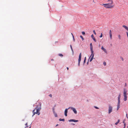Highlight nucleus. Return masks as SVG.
<instances>
[{
    "label": "nucleus",
    "instance_id": "obj_1",
    "mask_svg": "<svg viewBox=\"0 0 128 128\" xmlns=\"http://www.w3.org/2000/svg\"><path fill=\"white\" fill-rule=\"evenodd\" d=\"M39 106H37L35 108V109H34L32 111L33 114L32 117L36 114H37L38 115H39L40 114V111L41 108V103H39Z\"/></svg>",
    "mask_w": 128,
    "mask_h": 128
},
{
    "label": "nucleus",
    "instance_id": "obj_2",
    "mask_svg": "<svg viewBox=\"0 0 128 128\" xmlns=\"http://www.w3.org/2000/svg\"><path fill=\"white\" fill-rule=\"evenodd\" d=\"M108 2H110V3L106 4V8H110L114 7V5L113 4V2L112 0H108Z\"/></svg>",
    "mask_w": 128,
    "mask_h": 128
},
{
    "label": "nucleus",
    "instance_id": "obj_3",
    "mask_svg": "<svg viewBox=\"0 0 128 128\" xmlns=\"http://www.w3.org/2000/svg\"><path fill=\"white\" fill-rule=\"evenodd\" d=\"M127 90L126 89L124 88V89L123 94L124 96V101H126L127 99Z\"/></svg>",
    "mask_w": 128,
    "mask_h": 128
},
{
    "label": "nucleus",
    "instance_id": "obj_4",
    "mask_svg": "<svg viewBox=\"0 0 128 128\" xmlns=\"http://www.w3.org/2000/svg\"><path fill=\"white\" fill-rule=\"evenodd\" d=\"M112 108L110 106H109V108L108 109V113L109 114H110L111 112H112Z\"/></svg>",
    "mask_w": 128,
    "mask_h": 128
},
{
    "label": "nucleus",
    "instance_id": "obj_5",
    "mask_svg": "<svg viewBox=\"0 0 128 128\" xmlns=\"http://www.w3.org/2000/svg\"><path fill=\"white\" fill-rule=\"evenodd\" d=\"M82 56V54L81 53H80L79 54V58L78 59V64H80V62L81 60Z\"/></svg>",
    "mask_w": 128,
    "mask_h": 128
},
{
    "label": "nucleus",
    "instance_id": "obj_6",
    "mask_svg": "<svg viewBox=\"0 0 128 128\" xmlns=\"http://www.w3.org/2000/svg\"><path fill=\"white\" fill-rule=\"evenodd\" d=\"M109 31V35L110 38V39L112 40V30H110Z\"/></svg>",
    "mask_w": 128,
    "mask_h": 128
},
{
    "label": "nucleus",
    "instance_id": "obj_7",
    "mask_svg": "<svg viewBox=\"0 0 128 128\" xmlns=\"http://www.w3.org/2000/svg\"><path fill=\"white\" fill-rule=\"evenodd\" d=\"M90 50L91 52V53H92V52H93V48L92 46V43H90Z\"/></svg>",
    "mask_w": 128,
    "mask_h": 128
},
{
    "label": "nucleus",
    "instance_id": "obj_8",
    "mask_svg": "<svg viewBox=\"0 0 128 128\" xmlns=\"http://www.w3.org/2000/svg\"><path fill=\"white\" fill-rule=\"evenodd\" d=\"M94 54L93 53V52H92V53L90 55V57L92 56L91 58H90V62H91L92 60H93V58H94Z\"/></svg>",
    "mask_w": 128,
    "mask_h": 128
},
{
    "label": "nucleus",
    "instance_id": "obj_9",
    "mask_svg": "<svg viewBox=\"0 0 128 128\" xmlns=\"http://www.w3.org/2000/svg\"><path fill=\"white\" fill-rule=\"evenodd\" d=\"M101 49L103 50L104 52H105L106 53H107V52L106 50V49L105 48H104L103 46H102V47L101 48Z\"/></svg>",
    "mask_w": 128,
    "mask_h": 128
},
{
    "label": "nucleus",
    "instance_id": "obj_10",
    "mask_svg": "<svg viewBox=\"0 0 128 128\" xmlns=\"http://www.w3.org/2000/svg\"><path fill=\"white\" fill-rule=\"evenodd\" d=\"M68 121L69 122H77L78 121V120H76L73 119H70L68 120Z\"/></svg>",
    "mask_w": 128,
    "mask_h": 128
},
{
    "label": "nucleus",
    "instance_id": "obj_11",
    "mask_svg": "<svg viewBox=\"0 0 128 128\" xmlns=\"http://www.w3.org/2000/svg\"><path fill=\"white\" fill-rule=\"evenodd\" d=\"M71 108V109L73 110V111L74 112V113L75 114H77V111H76V109H75V108Z\"/></svg>",
    "mask_w": 128,
    "mask_h": 128
},
{
    "label": "nucleus",
    "instance_id": "obj_12",
    "mask_svg": "<svg viewBox=\"0 0 128 128\" xmlns=\"http://www.w3.org/2000/svg\"><path fill=\"white\" fill-rule=\"evenodd\" d=\"M68 110L67 109H66L64 111V114L65 116H66L67 115V113L68 112Z\"/></svg>",
    "mask_w": 128,
    "mask_h": 128
},
{
    "label": "nucleus",
    "instance_id": "obj_13",
    "mask_svg": "<svg viewBox=\"0 0 128 128\" xmlns=\"http://www.w3.org/2000/svg\"><path fill=\"white\" fill-rule=\"evenodd\" d=\"M91 36V37L92 38V39L93 40H94V41L95 42H96V40L95 39V38L94 37L93 35V34H92V35Z\"/></svg>",
    "mask_w": 128,
    "mask_h": 128
},
{
    "label": "nucleus",
    "instance_id": "obj_14",
    "mask_svg": "<svg viewBox=\"0 0 128 128\" xmlns=\"http://www.w3.org/2000/svg\"><path fill=\"white\" fill-rule=\"evenodd\" d=\"M122 27L128 31V28L127 26L124 25H123L122 26Z\"/></svg>",
    "mask_w": 128,
    "mask_h": 128
},
{
    "label": "nucleus",
    "instance_id": "obj_15",
    "mask_svg": "<svg viewBox=\"0 0 128 128\" xmlns=\"http://www.w3.org/2000/svg\"><path fill=\"white\" fill-rule=\"evenodd\" d=\"M120 94L119 95L118 97V101H120Z\"/></svg>",
    "mask_w": 128,
    "mask_h": 128
},
{
    "label": "nucleus",
    "instance_id": "obj_16",
    "mask_svg": "<svg viewBox=\"0 0 128 128\" xmlns=\"http://www.w3.org/2000/svg\"><path fill=\"white\" fill-rule=\"evenodd\" d=\"M120 120L119 119H118V122H116L115 124L116 125H117L120 122Z\"/></svg>",
    "mask_w": 128,
    "mask_h": 128
},
{
    "label": "nucleus",
    "instance_id": "obj_17",
    "mask_svg": "<svg viewBox=\"0 0 128 128\" xmlns=\"http://www.w3.org/2000/svg\"><path fill=\"white\" fill-rule=\"evenodd\" d=\"M59 120L60 121H64V118L63 119H61V118H60L59 119Z\"/></svg>",
    "mask_w": 128,
    "mask_h": 128
},
{
    "label": "nucleus",
    "instance_id": "obj_18",
    "mask_svg": "<svg viewBox=\"0 0 128 128\" xmlns=\"http://www.w3.org/2000/svg\"><path fill=\"white\" fill-rule=\"evenodd\" d=\"M120 101H118L117 106H120Z\"/></svg>",
    "mask_w": 128,
    "mask_h": 128
},
{
    "label": "nucleus",
    "instance_id": "obj_19",
    "mask_svg": "<svg viewBox=\"0 0 128 128\" xmlns=\"http://www.w3.org/2000/svg\"><path fill=\"white\" fill-rule=\"evenodd\" d=\"M58 56L61 57H63V55L62 54H58Z\"/></svg>",
    "mask_w": 128,
    "mask_h": 128
},
{
    "label": "nucleus",
    "instance_id": "obj_20",
    "mask_svg": "<svg viewBox=\"0 0 128 128\" xmlns=\"http://www.w3.org/2000/svg\"><path fill=\"white\" fill-rule=\"evenodd\" d=\"M80 36V38L82 39V40H84V38H83V37L82 36Z\"/></svg>",
    "mask_w": 128,
    "mask_h": 128
},
{
    "label": "nucleus",
    "instance_id": "obj_21",
    "mask_svg": "<svg viewBox=\"0 0 128 128\" xmlns=\"http://www.w3.org/2000/svg\"><path fill=\"white\" fill-rule=\"evenodd\" d=\"M118 38L119 39H120L121 38V37L120 35V34H119L118 35Z\"/></svg>",
    "mask_w": 128,
    "mask_h": 128
},
{
    "label": "nucleus",
    "instance_id": "obj_22",
    "mask_svg": "<svg viewBox=\"0 0 128 128\" xmlns=\"http://www.w3.org/2000/svg\"><path fill=\"white\" fill-rule=\"evenodd\" d=\"M86 57H85L84 62V64L85 63L86 61Z\"/></svg>",
    "mask_w": 128,
    "mask_h": 128
},
{
    "label": "nucleus",
    "instance_id": "obj_23",
    "mask_svg": "<svg viewBox=\"0 0 128 128\" xmlns=\"http://www.w3.org/2000/svg\"><path fill=\"white\" fill-rule=\"evenodd\" d=\"M102 5H103L106 8V4H102Z\"/></svg>",
    "mask_w": 128,
    "mask_h": 128
},
{
    "label": "nucleus",
    "instance_id": "obj_24",
    "mask_svg": "<svg viewBox=\"0 0 128 128\" xmlns=\"http://www.w3.org/2000/svg\"><path fill=\"white\" fill-rule=\"evenodd\" d=\"M120 106H117V110H118L119 108H120Z\"/></svg>",
    "mask_w": 128,
    "mask_h": 128
},
{
    "label": "nucleus",
    "instance_id": "obj_25",
    "mask_svg": "<svg viewBox=\"0 0 128 128\" xmlns=\"http://www.w3.org/2000/svg\"><path fill=\"white\" fill-rule=\"evenodd\" d=\"M82 33L83 35H84L85 34V32H82Z\"/></svg>",
    "mask_w": 128,
    "mask_h": 128
},
{
    "label": "nucleus",
    "instance_id": "obj_26",
    "mask_svg": "<svg viewBox=\"0 0 128 128\" xmlns=\"http://www.w3.org/2000/svg\"><path fill=\"white\" fill-rule=\"evenodd\" d=\"M93 33H94L95 34V35H96V32H95V31L94 30L93 31Z\"/></svg>",
    "mask_w": 128,
    "mask_h": 128
},
{
    "label": "nucleus",
    "instance_id": "obj_27",
    "mask_svg": "<svg viewBox=\"0 0 128 128\" xmlns=\"http://www.w3.org/2000/svg\"><path fill=\"white\" fill-rule=\"evenodd\" d=\"M102 33H101V35L100 36V37L101 38H102Z\"/></svg>",
    "mask_w": 128,
    "mask_h": 128
},
{
    "label": "nucleus",
    "instance_id": "obj_28",
    "mask_svg": "<svg viewBox=\"0 0 128 128\" xmlns=\"http://www.w3.org/2000/svg\"><path fill=\"white\" fill-rule=\"evenodd\" d=\"M120 59L122 60V61H123L124 60V59H123V58L122 57H121L120 58Z\"/></svg>",
    "mask_w": 128,
    "mask_h": 128
},
{
    "label": "nucleus",
    "instance_id": "obj_29",
    "mask_svg": "<svg viewBox=\"0 0 128 128\" xmlns=\"http://www.w3.org/2000/svg\"><path fill=\"white\" fill-rule=\"evenodd\" d=\"M54 116H55L56 117H57V114H54Z\"/></svg>",
    "mask_w": 128,
    "mask_h": 128
},
{
    "label": "nucleus",
    "instance_id": "obj_30",
    "mask_svg": "<svg viewBox=\"0 0 128 128\" xmlns=\"http://www.w3.org/2000/svg\"><path fill=\"white\" fill-rule=\"evenodd\" d=\"M72 37H73V38L74 41H75V39H74V36H73Z\"/></svg>",
    "mask_w": 128,
    "mask_h": 128
},
{
    "label": "nucleus",
    "instance_id": "obj_31",
    "mask_svg": "<svg viewBox=\"0 0 128 128\" xmlns=\"http://www.w3.org/2000/svg\"><path fill=\"white\" fill-rule=\"evenodd\" d=\"M49 96L50 97H52V94H49Z\"/></svg>",
    "mask_w": 128,
    "mask_h": 128
},
{
    "label": "nucleus",
    "instance_id": "obj_32",
    "mask_svg": "<svg viewBox=\"0 0 128 128\" xmlns=\"http://www.w3.org/2000/svg\"><path fill=\"white\" fill-rule=\"evenodd\" d=\"M124 128H125V127H126V124L125 123H124Z\"/></svg>",
    "mask_w": 128,
    "mask_h": 128
},
{
    "label": "nucleus",
    "instance_id": "obj_33",
    "mask_svg": "<svg viewBox=\"0 0 128 128\" xmlns=\"http://www.w3.org/2000/svg\"><path fill=\"white\" fill-rule=\"evenodd\" d=\"M125 120H123V122L124 123H124H125Z\"/></svg>",
    "mask_w": 128,
    "mask_h": 128
},
{
    "label": "nucleus",
    "instance_id": "obj_34",
    "mask_svg": "<svg viewBox=\"0 0 128 128\" xmlns=\"http://www.w3.org/2000/svg\"><path fill=\"white\" fill-rule=\"evenodd\" d=\"M94 107L96 109H98L99 108H98L96 106H95Z\"/></svg>",
    "mask_w": 128,
    "mask_h": 128
},
{
    "label": "nucleus",
    "instance_id": "obj_35",
    "mask_svg": "<svg viewBox=\"0 0 128 128\" xmlns=\"http://www.w3.org/2000/svg\"><path fill=\"white\" fill-rule=\"evenodd\" d=\"M126 34H127V37L128 38V32H126Z\"/></svg>",
    "mask_w": 128,
    "mask_h": 128
},
{
    "label": "nucleus",
    "instance_id": "obj_36",
    "mask_svg": "<svg viewBox=\"0 0 128 128\" xmlns=\"http://www.w3.org/2000/svg\"><path fill=\"white\" fill-rule=\"evenodd\" d=\"M126 118L128 119V115H127V114H126Z\"/></svg>",
    "mask_w": 128,
    "mask_h": 128
},
{
    "label": "nucleus",
    "instance_id": "obj_37",
    "mask_svg": "<svg viewBox=\"0 0 128 128\" xmlns=\"http://www.w3.org/2000/svg\"><path fill=\"white\" fill-rule=\"evenodd\" d=\"M106 63L105 62H103V64H106Z\"/></svg>",
    "mask_w": 128,
    "mask_h": 128
},
{
    "label": "nucleus",
    "instance_id": "obj_38",
    "mask_svg": "<svg viewBox=\"0 0 128 128\" xmlns=\"http://www.w3.org/2000/svg\"><path fill=\"white\" fill-rule=\"evenodd\" d=\"M70 47L71 49L72 50V46L71 45H70Z\"/></svg>",
    "mask_w": 128,
    "mask_h": 128
},
{
    "label": "nucleus",
    "instance_id": "obj_39",
    "mask_svg": "<svg viewBox=\"0 0 128 128\" xmlns=\"http://www.w3.org/2000/svg\"><path fill=\"white\" fill-rule=\"evenodd\" d=\"M25 125H26V126L27 125V123H26V124H25Z\"/></svg>",
    "mask_w": 128,
    "mask_h": 128
},
{
    "label": "nucleus",
    "instance_id": "obj_40",
    "mask_svg": "<svg viewBox=\"0 0 128 128\" xmlns=\"http://www.w3.org/2000/svg\"><path fill=\"white\" fill-rule=\"evenodd\" d=\"M126 83L125 84V86H126Z\"/></svg>",
    "mask_w": 128,
    "mask_h": 128
},
{
    "label": "nucleus",
    "instance_id": "obj_41",
    "mask_svg": "<svg viewBox=\"0 0 128 128\" xmlns=\"http://www.w3.org/2000/svg\"><path fill=\"white\" fill-rule=\"evenodd\" d=\"M71 35H72V36H73V35L72 33H71Z\"/></svg>",
    "mask_w": 128,
    "mask_h": 128
},
{
    "label": "nucleus",
    "instance_id": "obj_42",
    "mask_svg": "<svg viewBox=\"0 0 128 128\" xmlns=\"http://www.w3.org/2000/svg\"><path fill=\"white\" fill-rule=\"evenodd\" d=\"M67 69L68 70V68L67 67Z\"/></svg>",
    "mask_w": 128,
    "mask_h": 128
},
{
    "label": "nucleus",
    "instance_id": "obj_43",
    "mask_svg": "<svg viewBox=\"0 0 128 128\" xmlns=\"http://www.w3.org/2000/svg\"><path fill=\"white\" fill-rule=\"evenodd\" d=\"M58 126V124H57L56 125V126Z\"/></svg>",
    "mask_w": 128,
    "mask_h": 128
},
{
    "label": "nucleus",
    "instance_id": "obj_44",
    "mask_svg": "<svg viewBox=\"0 0 128 128\" xmlns=\"http://www.w3.org/2000/svg\"><path fill=\"white\" fill-rule=\"evenodd\" d=\"M104 66H106V64H104Z\"/></svg>",
    "mask_w": 128,
    "mask_h": 128
},
{
    "label": "nucleus",
    "instance_id": "obj_45",
    "mask_svg": "<svg viewBox=\"0 0 128 128\" xmlns=\"http://www.w3.org/2000/svg\"><path fill=\"white\" fill-rule=\"evenodd\" d=\"M30 128V127L29 128Z\"/></svg>",
    "mask_w": 128,
    "mask_h": 128
}]
</instances>
